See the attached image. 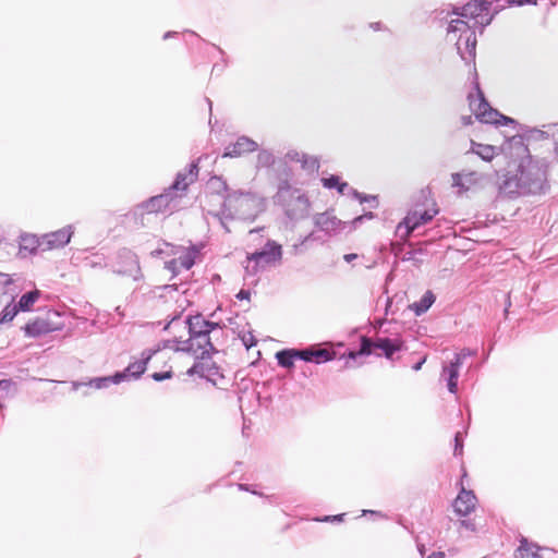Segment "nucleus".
I'll return each mask as SVG.
<instances>
[{
  "instance_id": "obj_1",
  "label": "nucleus",
  "mask_w": 558,
  "mask_h": 558,
  "mask_svg": "<svg viewBox=\"0 0 558 558\" xmlns=\"http://www.w3.org/2000/svg\"><path fill=\"white\" fill-rule=\"evenodd\" d=\"M549 163L545 158L532 156L529 151L521 158L517 173L506 175L499 185L502 194L509 197L519 195H542L549 190Z\"/></svg>"
},
{
  "instance_id": "obj_2",
  "label": "nucleus",
  "mask_w": 558,
  "mask_h": 558,
  "mask_svg": "<svg viewBox=\"0 0 558 558\" xmlns=\"http://www.w3.org/2000/svg\"><path fill=\"white\" fill-rule=\"evenodd\" d=\"M198 175V163L193 161L189 165L186 171L178 172L173 183L165 189L159 194L149 197L148 199L138 204L133 215L135 217H143L145 214H172L181 208L182 199L186 194V190L191 183H193Z\"/></svg>"
},
{
  "instance_id": "obj_3",
  "label": "nucleus",
  "mask_w": 558,
  "mask_h": 558,
  "mask_svg": "<svg viewBox=\"0 0 558 558\" xmlns=\"http://www.w3.org/2000/svg\"><path fill=\"white\" fill-rule=\"evenodd\" d=\"M266 204L264 197L251 191H231L223 195V202L219 211H208V215L216 218L221 227L230 232L229 220L254 221L256 217L265 211Z\"/></svg>"
},
{
  "instance_id": "obj_4",
  "label": "nucleus",
  "mask_w": 558,
  "mask_h": 558,
  "mask_svg": "<svg viewBox=\"0 0 558 558\" xmlns=\"http://www.w3.org/2000/svg\"><path fill=\"white\" fill-rule=\"evenodd\" d=\"M184 323L190 337L182 342V347H175V351L193 352L202 360L209 359L213 353L217 352L211 342L210 333L215 329H221L220 323L205 319L202 314L190 315Z\"/></svg>"
},
{
  "instance_id": "obj_5",
  "label": "nucleus",
  "mask_w": 558,
  "mask_h": 558,
  "mask_svg": "<svg viewBox=\"0 0 558 558\" xmlns=\"http://www.w3.org/2000/svg\"><path fill=\"white\" fill-rule=\"evenodd\" d=\"M272 202L292 221L305 219L310 215L311 202L308 196L293 184L283 183L278 186L272 196Z\"/></svg>"
},
{
  "instance_id": "obj_6",
  "label": "nucleus",
  "mask_w": 558,
  "mask_h": 558,
  "mask_svg": "<svg viewBox=\"0 0 558 558\" xmlns=\"http://www.w3.org/2000/svg\"><path fill=\"white\" fill-rule=\"evenodd\" d=\"M447 36L454 41L457 52L466 63H474L476 56V29L464 20H451L447 28Z\"/></svg>"
},
{
  "instance_id": "obj_7",
  "label": "nucleus",
  "mask_w": 558,
  "mask_h": 558,
  "mask_svg": "<svg viewBox=\"0 0 558 558\" xmlns=\"http://www.w3.org/2000/svg\"><path fill=\"white\" fill-rule=\"evenodd\" d=\"M282 259V246L274 241L267 240L264 246L247 255L248 264L245 266L247 276H256L257 272L268 265H276Z\"/></svg>"
},
{
  "instance_id": "obj_8",
  "label": "nucleus",
  "mask_w": 558,
  "mask_h": 558,
  "mask_svg": "<svg viewBox=\"0 0 558 558\" xmlns=\"http://www.w3.org/2000/svg\"><path fill=\"white\" fill-rule=\"evenodd\" d=\"M475 88L477 92L476 98L472 95H469L470 108L474 112L475 118L483 123L490 124H514L515 121L512 118L506 117L501 114L498 110L490 107L487 100L484 97L483 92L480 88L478 82L475 83Z\"/></svg>"
},
{
  "instance_id": "obj_9",
  "label": "nucleus",
  "mask_w": 558,
  "mask_h": 558,
  "mask_svg": "<svg viewBox=\"0 0 558 558\" xmlns=\"http://www.w3.org/2000/svg\"><path fill=\"white\" fill-rule=\"evenodd\" d=\"M452 12L460 16L459 20L468 21L474 29L480 28L481 34L493 21V15L486 11L484 0H473L462 7H454Z\"/></svg>"
},
{
  "instance_id": "obj_10",
  "label": "nucleus",
  "mask_w": 558,
  "mask_h": 558,
  "mask_svg": "<svg viewBox=\"0 0 558 558\" xmlns=\"http://www.w3.org/2000/svg\"><path fill=\"white\" fill-rule=\"evenodd\" d=\"M112 271L117 275L130 276L134 281L143 279L137 255L125 247L118 251Z\"/></svg>"
},
{
  "instance_id": "obj_11",
  "label": "nucleus",
  "mask_w": 558,
  "mask_h": 558,
  "mask_svg": "<svg viewBox=\"0 0 558 558\" xmlns=\"http://www.w3.org/2000/svg\"><path fill=\"white\" fill-rule=\"evenodd\" d=\"M435 206V204H433ZM438 214L436 207L424 210H410L403 220L397 226V233L401 238H408L415 229L428 223Z\"/></svg>"
},
{
  "instance_id": "obj_12",
  "label": "nucleus",
  "mask_w": 558,
  "mask_h": 558,
  "mask_svg": "<svg viewBox=\"0 0 558 558\" xmlns=\"http://www.w3.org/2000/svg\"><path fill=\"white\" fill-rule=\"evenodd\" d=\"M301 353V361L317 365L330 362L337 356V353L332 348H327L322 344H312L306 348H302Z\"/></svg>"
},
{
  "instance_id": "obj_13",
  "label": "nucleus",
  "mask_w": 558,
  "mask_h": 558,
  "mask_svg": "<svg viewBox=\"0 0 558 558\" xmlns=\"http://www.w3.org/2000/svg\"><path fill=\"white\" fill-rule=\"evenodd\" d=\"M74 233L72 225L41 235L43 251L64 247Z\"/></svg>"
},
{
  "instance_id": "obj_14",
  "label": "nucleus",
  "mask_w": 558,
  "mask_h": 558,
  "mask_svg": "<svg viewBox=\"0 0 558 558\" xmlns=\"http://www.w3.org/2000/svg\"><path fill=\"white\" fill-rule=\"evenodd\" d=\"M314 225L328 236L340 233V231L345 227V222H342L329 211L315 215Z\"/></svg>"
},
{
  "instance_id": "obj_15",
  "label": "nucleus",
  "mask_w": 558,
  "mask_h": 558,
  "mask_svg": "<svg viewBox=\"0 0 558 558\" xmlns=\"http://www.w3.org/2000/svg\"><path fill=\"white\" fill-rule=\"evenodd\" d=\"M258 150V144L245 135L239 136L234 143L229 144L222 154L223 158H236L244 154Z\"/></svg>"
},
{
  "instance_id": "obj_16",
  "label": "nucleus",
  "mask_w": 558,
  "mask_h": 558,
  "mask_svg": "<svg viewBox=\"0 0 558 558\" xmlns=\"http://www.w3.org/2000/svg\"><path fill=\"white\" fill-rule=\"evenodd\" d=\"M150 360L151 352H147L146 350H144L141 353L140 360L130 363L122 372H117V374L123 376V381L136 380L145 373Z\"/></svg>"
},
{
  "instance_id": "obj_17",
  "label": "nucleus",
  "mask_w": 558,
  "mask_h": 558,
  "mask_svg": "<svg viewBox=\"0 0 558 558\" xmlns=\"http://www.w3.org/2000/svg\"><path fill=\"white\" fill-rule=\"evenodd\" d=\"M461 366L459 359H452L449 363L442 365L440 378L447 383V388L450 393L456 395L458 392V379Z\"/></svg>"
},
{
  "instance_id": "obj_18",
  "label": "nucleus",
  "mask_w": 558,
  "mask_h": 558,
  "mask_svg": "<svg viewBox=\"0 0 558 558\" xmlns=\"http://www.w3.org/2000/svg\"><path fill=\"white\" fill-rule=\"evenodd\" d=\"M476 502L477 498L475 494L462 487L453 501V509L457 514L465 517L475 509Z\"/></svg>"
},
{
  "instance_id": "obj_19",
  "label": "nucleus",
  "mask_w": 558,
  "mask_h": 558,
  "mask_svg": "<svg viewBox=\"0 0 558 558\" xmlns=\"http://www.w3.org/2000/svg\"><path fill=\"white\" fill-rule=\"evenodd\" d=\"M38 248L43 250L41 236L34 234H22L19 243V255L25 258L37 253Z\"/></svg>"
},
{
  "instance_id": "obj_20",
  "label": "nucleus",
  "mask_w": 558,
  "mask_h": 558,
  "mask_svg": "<svg viewBox=\"0 0 558 558\" xmlns=\"http://www.w3.org/2000/svg\"><path fill=\"white\" fill-rule=\"evenodd\" d=\"M376 349L381 350L384 356L391 360L395 353L403 349V341L399 337H379L377 338Z\"/></svg>"
},
{
  "instance_id": "obj_21",
  "label": "nucleus",
  "mask_w": 558,
  "mask_h": 558,
  "mask_svg": "<svg viewBox=\"0 0 558 558\" xmlns=\"http://www.w3.org/2000/svg\"><path fill=\"white\" fill-rule=\"evenodd\" d=\"M122 381H123V376L122 375H118L117 373H114L111 376L95 377V378L90 379L87 384L80 383V381H74L73 383V389L77 390L78 387L84 386V385H87V386L93 387L95 389H104V388L109 387L111 384L118 385V384H120Z\"/></svg>"
},
{
  "instance_id": "obj_22",
  "label": "nucleus",
  "mask_w": 558,
  "mask_h": 558,
  "mask_svg": "<svg viewBox=\"0 0 558 558\" xmlns=\"http://www.w3.org/2000/svg\"><path fill=\"white\" fill-rule=\"evenodd\" d=\"M23 330L25 332V336L29 338H37L51 332L53 328L51 327V324L48 320L37 318L33 322L27 323L23 327Z\"/></svg>"
},
{
  "instance_id": "obj_23",
  "label": "nucleus",
  "mask_w": 558,
  "mask_h": 558,
  "mask_svg": "<svg viewBox=\"0 0 558 558\" xmlns=\"http://www.w3.org/2000/svg\"><path fill=\"white\" fill-rule=\"evenodd\" d=\"M520 545L514 553V558H543L539 554L541 547L531 543L524 536H521Z\"/></svg>"
},
{
  "instance_id": "obj_24",
  "label": "nucleus",
  "mask_w": 558,
  "mask_h": 558,
  "mask_svg": "<svg viewBox=\"0 0 558 558\" xmlns=\"http://www.w3.org/2000/svg\"><path fill=\"white\" fill-rule=\"evenodd\" d=\"M272 171L276 178L277 187L281 186L283 183L292 184L293 171L284 159H278Z\"/></svg>"
},
{
  "instance_id": "obj_25",
  "label": "nucleus",
  "mask_w": 558,
  "mask_h": 558,
  "mask_svg": "<svg viewBox=\"0 0 558 558\" xmlns=\"http://www.w3.org/2000/svg\"><path fill=\"white\" fill-rule=\"evenodd\" d=\"M301 349H283L276 353L278 364L284 368H292L295 360H301Z\"/></svg>"
},
{
  "instance_id": "obj_26",
  "label": "nucleus",
  "mask_w": 558,
  "mask_h": 558,
  "mask_svg": "<svg viewBox=\"0 0 558 558\" xmlns=\"http://www.w3.org/2000/svg\"><path fill=\"white\" fill-rule=\"evenodd\" d=\"M187 375H198L202 378H206L207 380H211V376H215L218 374V367L211 363V364H205L202 362H196L187 369Z\"/></svg>"
},
{
  "instance_id": "obj_27",
  "label": "nucleus",
  "mask_w": 558,
  "mask_h": 558,
  "mask_svg": "<svg viewBox=\"0 0 558 558\" xmlns=\"http://www.w3.org/2000/svg\"><path fill=\"white\" fill-rule=\"evenodd\" d=\"M436 296L433 293V291L427 290L422 295L420 301L414 302L413 304L410 305V308L414 312L416 316H421L429 310V307L434 304Z\"/></svg>"
},
{
  "instance_id": "obj_28",
  "label": "nucleus",
  "mask_w": 558,
  "mask_h": 558,
  "mask_svg": "<svg viewBox=\"0 0 558 558\" xmlns=\"http://www.w3.org/2000/svg\"><path fill=\"white\" fill-rule=\"evenodd\" d=\"M471 153L477 155L485 161H490L496 155V147L471 141Z\"/></svg>"
},
{
  "instance_id": "obj_29",
  "label": "nucleus",
  "mask_w": 558,
  "mask_h": 558,
  "mask_svg": "<svg viewBox=\"0 0 558 558\" xmlns=\"http://www.w3.org/2000/svg\"><path fill=\"white\" fill-rule=\"evenodd\" d=\"M256 158L257 168H272L276 166L278 159L270 149H258Z\"/></svg>"
},
{
  "instance_id": "obj_30",
  "label": "nucleus",
  "mask_w": 558,
  "mask_h": 558,
  "mask_svg": "<svg viewBox=\"0 0 558 558\" xmlns=\"http://www.w3.org/2000/svg\"><path fill=\"white\" fill-rule=\"evenodd\" d=\"M199 250L196 246L189 247L183 254L177 257L182 269L190 270L194 264Z\"/></svg>"
},
{
  "instance_id": "obj_31",
  "label": "nucleus",
  "mask_w": 558,
  "mask_h": 558,
  "mask_svg": "<svg viewBox=\"0 0 558 558\" xmlns=\"http://www.w3.org/2000/svg\"><path fill=\"white\" fill-rule=\"evenodd\" d=\"M376 343L377 339L372 340L371 338L363 336L361 338L359 352L350 351L348 357L351 360H355L357 355H369L373 352V350L376 349Z\"/></svg>"
},
{
  "instance_id": "obj_32",
  "label": "nucleus",
  "mask_w": 558,
  "mask_h": 558,
  "mask_svg": "<svg viewBox=\"0 0 558 558\" xmlns=\"http://www.w3.org/2000/svg\"><path fill=\"white\" fill-rule=\"evenodd\" d=\"M38 298H39L38 290L28 291L21 296L16 307L19 308V311L27 312L32 308V306L38 300Z\"/></svg>"
},
{
  "instance_id": "obj_33",
  "label": "nucleus",
  "mask_w": 558,
  "mask_h": 558,
  "mask_svg": "<svg viewBox=\"0 0 558 558\" xmlns=\"http://www.w3.org/2000/svg\"><path fill=\"white\" fill-rule=\"evenodd\" d=\"M322 183L326 189H337L340 194H344V191L349 189V184L347 182H341L340 178L335 174L323 178Z\"/></svg>"
},
{
  "instance_id": "obj_34",
  "label": "nucleus",
  "mask_w": 558,
  "mask_h": 558,
  "mask_svg": "<svg viewBox=\"0 0 558 558\" xmlns=\"http://www.w3.org/2000/svg\"><path fill=\"white\" fill-rule=\"evenodd\" d=\"M301 168L308 174H313L319 170V159L316 156L304 154L301 159Z\"/></svg>"
},
{
  "instance_id": "obj_35",
  "label": "nucleus",
  "mask_w": 558,
  "mask_h": 558,
  "mask_svg": "<svg viewBox=\"0 0 558 558\" xmlns=\"http://www.w3.org/2000/svg\"><path fill=\"white\" fill-rule=\"evenodd\" d=\"M211 47L215 48L218 51V53L220 54V61L216 62L213 65L211 72L218 73V74L222 73L225 71V69L229 65V58H228L227 53L225 52V50L221 49L219 46L211 44Z\"/></svg>"
},
{
  "instance_id": "obj_36",
  "label": "nucleus",
  "mask_w": 558,
  "mask_h": 558,
  "mask_svg": "<svg viewBox=\"0 0 558 558\" xmlns=\"http://www.w3.org/2000/svg\"><path fill=\"white\" fill-rule=\"evenodd\" d=\"M209 186L219 195L230 193L227 182L221 177H213L209 180Z\"/></svg>"
},
{
  "instance_id": "obj_37",
  "label": "nucleus",
  "mask_w": 558,
  "mask_h": 558,
  "mask_svg": "<svg viewBox=\"0 0 558 558\" xmlns=\"http://www.w3.org/2000/svg\"><path fill=\"white\" fill-rule=\"evenodd\" d=\"M484 2L487 13L493 15V17L505 8L509 7L508 3L504 2L502 0H484Z\"/></svg>"
},
{
  "instance_id": "obj_38",
  "label": "nucleus",
  "mask_w": 558,
  "mask_h": 558,
  "mask_svg": "<svg viewBox=\"0 0 558 558\" xmlns=\"http://www.w3.org/2000/svg\"><path fill=\"white\" fill-rule=\"evenodd\" d=\"M549 132L543 131L538 129H529L524 132L522 140L526 141H539L544 138H548Z\"/></svg>"
},
{
  "instance_id": "obj_39",
  "label": "nucleus",
  "mask_w": 558,
  "mask_h": 558,
  "mask_svg": "<svg viewBox=\"0 0 558 558\" xmlns=\"http://www.w3.org/2000/svg\"><path fill=\"white\" fill-rule=\"evenodd\" d=\"M320 236L315 232L308 233L306 236H304L299 243H295L293 245V250L295 254H300L303 252L302 247L306 246L310 242L320 241Z\"/></svg>"
},
{
  "instance_id": "obj_40",
  "label": "nucleus",
  "mask_w": 558,
  "mask_h": 558,
  "mask_svg": "<svg viewBox=\"0 0 558 558\" xmlns=\"http://www.w3.org/2000/svg\"><path fill=\"white\" fill-rule=\"evenodd\" d=\"M19 313L16 305L8 304L0 314V325L11 322Z\"/></svg>"
},
{
  "instance_id": "obj_41",
  "label": "nucleus",
  "mask_w": 558,
  "mask_h": 558,
  "mask_svg": "<svg viewBox=\"0 0 558 558\" xmlns=\"http://www.w3.org/2000/svg\"><path fill=\"white\" fill-rule=\"evenodd\" d=\"M182 342L181 340L179 339H173V340H162L160 341L159 343H157L154 348H148V349H145L147 352H151V357L158 353L159 351L163 350V349H167V348H172V343H178V344H181L182 345Z\"/></svg>"
},
{
  "instance_id": "obj_42",
  "label": "nucleus",
  "mask_w": 558,
  "mask_h": 558,
  "mask_svg": "<svg viewBox=\"0 0 558 558\" xmlns=\"http://www.w3.org/2000/svg\"><path fill=\"white\" fill-rule=\"evenodd\" d=\"M304 154L305 153L299 151L296 149H290V150H288L284 154L282 159H284L288 163L289 162H298V163H300L301 159L304 158Z\"/></svg>"
},
{
  "instance_id": "obj_43",
  "label": "nucleus",
  "mask_w": 558,
  "mask_h": 558,
  "mask_svg": "<svg viewBox=\"0 0 558 558\" xmlns=\"http://www.w3.org/2000/svg\"><path fill=\"white\" fill-rule=\"evenodd\" d=\"M476 354H477L476 349L463 348L462 350H460L459 352H457L454 354L453 359H459V362L462 365L466 357L475 356Z\"/></svg>"
},
{
  "instance_id": "obj_44",
  "label": "nucleus",
  "mask_w": 558,
  "mask_h": 558,
  "mask_svg": "<svg viewBox=\"0 0 558 558\" xmlns=\"http://www.w3.org/2000/svg\"><path fill=\"white\" fill-rule=\"evenodd\" d=\"M13 387V381L11 379H1L0 380V400L5 399L11 388Z\"/></svg>"
},
{
  "instance_id": "obj_45",
  "label": "nucleus",
  "mask_w": 558,
  "mask_h": 558,
  "mask_svg": "<svg viewBox=\"0 0 558 558\" xmlns=\"http://www.w3.org/2000/svg\"><path fill=\"white\" fill-rule=\"evenodd\" d=\"M463 451V438L462 434L460 432L456 433L454 435V449L453 454L456 457L461 456Z\"/></svg>"
},
{
  "instance_id": "obj_46",
  "label": "nucleus",
  "mask_w": 558,
  "mask_h": 558,
  "mask_svg": "<svg viewBox=\"0 0 558 558\" xmlns=\"http://www.w3.org/2000/svg\"><path fill=\"white\" fill-rule=\"evenodd\" d=\"M165 268L171 271L174 276L182 269L177 258H172L165 263Z\"/></svg>"
},
{
  "instance_id": "obj_47",
  "label": "nucleus",
  "mask_w": 558,
  "mask_h": 558,
  "mask_svg": "<svg viewBox=\"0 0 558 558\" xmlns=\"http://www.w3.org/2000/svg\"><path fill=\"white\" fill-rule=\"evenodd\" d=\"M173 376V372L172 371H166V372H155L150 375V377L155 380V381H162V380H166V379H170L172 378Z\"/></svg>"
},
{
  "instance_id": "obj_48",
  "label": "nucleus",
  "mask_w": 558,
  "mask_h": 558,
  "mask_svg": "<svg viewBox=\"0 0 558 558\" xmlns=\"http://www.w3.org/2000/svg\"><path fill=\"white\" fill-rule=\"evenodd\" d=\"M416 253H417V251H414V250L408 251L404 253L402 259L404 262H413V264L415 266H420L422 260L416 258Z\"/></svg>"
},
{
  "instance_id": "obj_49",
  "label": "nucleus",
  "mask_w": 558,
  "mask_h": 558,
  "mask_svg": "<svg viewBox=\"0 0 558 558\" xmlns=\"http://www.w3.org/2000/svg\"><path fill=\"white\" fill-rule=\"evenodd\" d=\"M502 1L508 3L509 7H522L525 4H532V5L537 4V0H502Z\"/></svg>"
},
{
  "instance_id": "obj_50",
  "label": "nucleus",
  "mask_w": 558,
  "mask_h": 558,
  "mask_svg": "<svg viewBox=\"0 0 558 558\" xmlns=\"http://www.w3.org/2000/svg\"><path fill=\"white\" fill-rule=\"evenodd\" d=\"M373 218H375V215H374L372 211H368V213H365L364 215H361V216H359V217H355V218L351 221V223H352L354 227H356V226L361 225L364 220H366V219H367V220H371V219H373Z\"/></svg>"
},
{
  "instance_id": "obj_51",
  "label": "nucleus",
  "mask_w": 558,
  "mask_h": 558,
  "mask_svg": "<svg viewBox=\"0 0 558 558\" xmlns=\"http://www.w3.org/2000/svg\"><path fill=\"white\" fill-rule=\"evenodd\" d=\"M344 513L336 514V515H325L322 519H316L317 521L322 522H340L343 520Z\"/></svg>"
},
{
  "instance_id": "obj_52",
  "label": "nucleus",
  "mask_w": 558,
  "mask_h": 558,
  "mask_svg": "<svg viewBox=\"0 0 558 558\" xmlns=\"http://www.w3.org/2000/svg\"><path fill=\"white\" fill-rule=\"evenodd\" d=\"M242 341L247 349L256 345L257 342L252 332H248L247 336H243Z\"/></svg>"
},
{
  "instance_id": "obj_53",
  "label": "nucleus",
  "mask_w": 558,
  "mask_h": 558,
  "mask_svg": "<svg viewBox=\"0 0 558 558\" xmlns=\"http://www.w3.org/2000/svg\"><path fill=\"white\" fill-rule=\"evenodd\" d=\"M460 525H461L462 527H464L465 530H469V531H472V532H475V531H476V525H475V523H474V521H473V520H470V519H468V520H461V521H460Z\"/></svg>"
},
{
  "instance_id": "obj_54",
  "label": "nucleus",
  "mask_w": 558,
  "mask_h": 558,
  "mask_svg": "<svg viewBox=\"0 0 558 558\" xmlns=\"http://www.w3.org/2000/svg\"><path fill=\"white\" fill-rule=\"evenodd\" d=\"M348 190L350 191L351 195H352L354 198H356V199H359V201H360V203H364V202H366V194H363V193L359 192L357 190L352 189V187H350V186H349V189H348Z\"/></svg>"
},
{
  "instance_id": "obj_55",
  "label": "nucleus",
  "mask_w": 558,
  "mask_h": 558,
  "mask_svg": "<svg viewBox=\"0 0 558 558\" xmlns=\"http://www.w3.org/2000/svg\"><path fill=\"white\" fill-rule=\"evenodd\" d=\"M362 515H373V517H376L378 519H386L387 515L385 513H383L381 511H377V510H363L362 511Z\"/></svg>"
},
{
  "instance_id": "obj_56",
  "label": "nucleus",
  "mask_w": 558,
  "mask_h": 558,
  "mask_svg": "<svg viewBox=\"0 0 558 558\" xmlns=\"http://www.w3.org/2000/svg\"><path fill=\"white\" fill-rule=\"evenodd\" d=\"M251 292L250 290L241 289L239 293L236 294V298L239 300H250Z\"/></svg>"
},
{
  "instance_id": "obj_57",
  "label": "nucleus",
  "mask_w": 558,
  "mask_h": 558,
  "mask_svg": "<svg viewBox=\"0 0 558 558\" xmlns=\"http://www.w3.org/2000/svg\"><path fill=\"white\" fill-rule=\"evenodd\" d=\"M369 203L373 208L378 206V197L376 195H366V202Z\"/></svg>"
},
{
  "instance_id": "obj_58",
  "label": "nucleus",
  "mask_w": 558,
  "mask_h": 558,
  "mask_svg": "<svg viewBox=\"0 0 558 558\" xmlns=\"http://www.w3.org/2000/svg\"><path fill=\"white\" fill-rule=\"evenodd\" d=\"M461 123L465 126L471 125L473 123L472 116H462L461 117Z\"/></svg>"
},
{
  "instance_id": "obj_59",
  "label": "nucleus",
  "mask_w": 558,
  "mask_h": 558,
  "mask_svg": "<svg viewBox=\"0 0 558 558\" xmlns=\"http://www.w3.org/2000/svg\"><path fill=\"white\" fill-rule=\"evenodd\" d=\"M357 258V254L355 253H350V254H345L343 256V259L347 262V263H351L352 260L356 259Z\"/></svg>"
},
{
  "instance_id": "obj_60",
  "label": "nucleus",
  "mask_w": 558,
  "mask_h": 558,
  "mask_svg": "<svg viewBox=\"0 0 558 558\" xmlns=\"http://www.w3.org/2000/svg\"><path fill=\"white\" fill-rule=\"evenodd\" d=\"M425 361H426V359H425V357H423L421 361L416 362V363L412 366L413 371H415V372L420 371V369L422 368V365L425 363Z\"/></svg>"
},
{
  "instance_id": "obj_61",
  "label": "nucleus",
  "mask_w": 558,
  "mask_h": 558,
  "mask_svg": "<svg viewBox=\"0 0 558 558\" xmlns=\"http://www.w3.org/2000/svg\"><path fill=\"white\" fill-rule=\"evenodd\" d=\"M178 35L177 32H173V31H169V32H166L162 36V39L163 40H167L169 38H172V37H175Z\"/></svg>"
},
{
  "instance_id": "obj_62",
  "label": "nucleus",
  "mask_w": 558,
  "mask_h": 558,
  "mask_svg": "<svg viewBox=\"0 0 558 558\" xmlns=\"http://www.w3.org/2000/svg\"><path fill=\"white\" fill-rule=\"evenodd\" d=\"M427 558H445V554L442 551H433Z\"/></svg>"
},
{
  "instance_id": "obj_63",
  "label": "nucleus",
  "mask_w": 558,
  "mask_h": 558,
  "mask_svg": "<svg viewBox=\"0 0 558 558\" xmlns=\"http://www.w3.org/2000/svg\"><path fill=\"white\" fill-rule=\"evenodd\" d=\"M0 282H2L4 284H9V283H11V279L9 278L8 275L0 274Z\"/></svg>"
},
{
  "instance_id": "obj_64",
  "label": "nucleus",
  "mask_w": 558,
  "mask_h": 558,
  "mask_svg": "<svg viewBox=\"0 0 558 558\" xmlns=\"http://www.w3.org/2000/svg\"><path fill=\"white\" fill-rule=\"evenodd\" d=\"M185 34H189L193 37H195L196 39L201 40V41H204L205 43V39H203L198 34H196L194 31H191V29H186L184 32Z\"/></svg>"
}]
</instances>
